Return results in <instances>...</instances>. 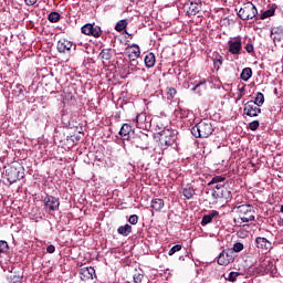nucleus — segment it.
<instances>
[{"instance_id": "obj_1", "label": "nucleus", "mask_w": 283, "mask_h": 283, "mask_svg": "<svg viewBox=\"0 0 283 283\" xmlns=\"http://www.w3.org/2000/svg\"><path fill=\"white\" fill-rule=\"evenodd\" d=\"M25 176V168L18 161L11 163V165L6 169V177L10 185L23 180Z\"/></svg>"}, {"instance_id": "obj_2", "label": "nucleus", "mask_w": 283, "mask_h": 283, "mask_svg": "<svg viewBox=\"0 0 283 283\" xmlns=\"http://www.w3.org/2000/svg\"><path fill=\"white\" fill-rule=\"evenodd\" d=\"M195 138H209L213 134V125L209 120H201L191 128Z\"/></svg>"}, {"instance_id": "obj_3", "label": "nucleus", "mask_w": 283, "mask_h": 283, "mask_svg": "<svg viewBox=\"0 0 283 283\" xmlns=\"http://www.w3.org/2000/svg\"><path fill=\"white\" fill-rule=\"evenodd\" d=\"M237 213L241 222H255V209L251 205H241L237 207Z\"/></svg>"}, {"instance_id": "obj_4", "label": "nucleus", "mask_w": 283, "mask_h": 283, "mask_svg": "<svg viewBox=\"0 0 283 283\" xmlns=\"http://www.w3.org/2000/svg\"><path fill=\"white\" fill-rule=\"evenodd\" d=\"M238 17L242 21H250V19H255V17H258V8H255L253 2H245L240 8Z\"/></svg>"}, {"instance_id": "obj_5", "label": "nucleus", "mask_w": 283, "mask_h": 283, "mask_svg": "<svg viewBox=\"0 0 283 283\" xmlns=\"http://www.w3.org/2000/svg\"><path fill=\"white\" fill-rule=\"evenodd\" d=\"M81 32L86 36H94V39H99V36H103V30L101 29V27L96 25L95 23L84 24L81 28Z\"/></svg>"}, {"instance_id": "obj_6", "label": "nucleus", "mask_w": 283, "mask_h": 283, "mask_svg": "<svg viewBox=\"0 0 283 283\" xmlns=\"http://www.w3.org/2000/svg\"><path fill=\"white\" fill-rule=\"evenodd\" d=\"M234 260L235 253H233V250L226 249L219 254L217 262L220 266H229Z\"/></svg>"}, {"instance_id": "obj_7", "label": "nucleus", "mask_w": 283, "mask_h": 283, "mask_svg": "<svg viewBox=\"0 0 283 283\" xmlns=\"http://www.w3.org/2000/svg\"><path fill=\"white\" fill-rule=\"evenodd\" d=\"M262 114V108L258 106L253 101H249L243 106V116H249L250 118H255Z\"/></svg>"}, {"instance_id": "obj_8", "label": "nucleus", "mask_w": 283, "mask_h": 283, "mask_svg": "<svg viewBox=\"0 0 283 283\" xmlns=\"http://www.w3.org/2000/svg\"><path fill=\"white\" fill-rule=\"evenodd\" d=\"M44 207L45 209H48V211H59V207H61V201L54 196H46L44 198Z\"/></svg>"}, {"instance_id": "obj_9", "label": "nucleus", "mask_w": 283, "mask_h": 283, "mask_svg": "<svg viewBox=\"0 0 283 283\" xmlns=\"http://www.w3.org/2000/svg\"><path fill=\"white\" fill-rule=\"evenodd\" d=\"M94 275H96V270H94V268H82L80 270V280H82V282L92 283Z\"/></svg>"}, {"instance_id": "obj_10", "label": "nucleus", "mask_w": 283, "mask_h": 283, "mask_svg": "<svg viewBox=\"0 0 283 283\" xmlns=\"http://www.w3.org/2000/svg\"><path fill=\"white\" fill-rule=\"evenodd\" d=\"M202 12V1L201 0H191L187 10L188 17H196Z\"/></svg>"}, {"instance_id": "obj_11", "label": "nucleus", "mask_w": 283, "mask_h": 283, "mask_svg": "<svg viewBox=\"0 0 283 283\" xmlns=\"http://www.w3.org/2000/svg\"><path fill=\"white\" fill-rule=\"evenodd\" d=\"M230 54H240L242 52V39L237 38L234 41L230 40L228 42Z\"/></svg>"}, {"instance_id": "obj_12", "label": "nucleus", "mask_w": 283, "mask_h": 283, "mask_svg": "<svg viewBox=\"0 0 283 283\" xmlns=\"http://www.w3.org/2000/svg\"><path fill=\"white\" fill-rule=\"evenodd\" d=\"M134 135V129H132V125L129 124H124L122 127H120V130H119V136L123 140V143H125V140H129Z\"/></svg>"}, {"instance_id": "obj_13", "label": "nucleus", "mask_w": 283, "mask_h": 283, "mask_svg": "<svg viewBox=\"0 0 283 283\" xmlns=\"http://www.w3.org/2000/svg\"><path fill=\"white\" fill-rule=\"evenodd\" d=\"M212 198L216 200H221L222 198L224 200H229V198H231V191H229L227 187L223 186V188H219L218 190L212 191Z\"/></svg>"}, {"instance_id": "obj_14", "label": "nucleus", "mask_w": 283, "mask_h": 283, "mask_svg": "<svg viewBox=\"0 0 283 283\" xmlns=\"http://www.w3.org/2000/svg\"><path fill=\"white\" fill-rule=\"evenodd\" d=\"M74 43L67 39H60L57 42V52L65 53L72 50Z\"/></svg>"}, {"instance_id": "obj_15", "label": "nucleus", "mask_w": 283, "mask_h": 283, "mask_svg": "<svg viewBox=\"0 0 283 283\" xmlns=\"http://www.w3.org/2000/svg\"><path fill=\"white\" fill-rule=\"evenodd\" d=\"M255 244L256 248L261 249L262 251H271V241H269L266 238L264 237H258L255 239Z\"/></svg>"}, {"instance_id": "obj_16", "label": "nucleus", "mask_w": 283, "mask_h": 283, "mask_svg": "<svg viewBox=\"0 0 283 283\" xmlns=\"http://www.w3.org/2000/svg\"><path fill=\"white\" fill-rule=\"evenodd\" d=\"M129 61H136L140 56V46L138 44H132L127 48Z\"/></svg>"}, {"instance_id": "obj_17", "label": "nucleus", "mask_w": 283, "mask_h": 283, "mask_svg": "<svg viewBox=\"0 0 283 283\" xmlns=\"http://www.w3.org/2000/svg\"><path fill=\"white\" fill-rule=\"evenodd\" d=\"M271 39H273L274 43H280L281 41H283V28H273L271 30Z\"/></svg>"}, {"instance_id": "obj_18", "label": "nucleus", "mask_w": 283, "mask_h": 283, "mask_svg": "<svg viewBox=\"0 0 283 283\" xmlns=\"http://www.w3.org/2000/svg\"><path fill=\"white\" fill-rule=\"evenodd\" d=\"M219 214L220 212H218L217 210H212L208 214H205L201 220V227H207V224H211V222H213V218H218Z\"/></svg>"}, {"instance_id": "obj_19", "label": "nucleus", "mask_w": 283, "mask_h": 283, "mask_svg": "<svg viewBox=\"0 0 283 283\" xmlns=\"http://www.w3.org/2000/svg\"><path fill=\"white\" fill-rule=\"evenodd\" d=\"M153 211H163L165 209V200L160 198L153 199L150 202Z\"/></svg>"}, {"instance_id": "obj_20", "label": "nucleus", "mask_w": 283, "mask_h": 283, "mask_svg": "<svg viewBox=\"0 0 283 283\" xmlns=\"http://www.w3.org/2000/svg\"><path fill=\"white\" fill-rule=\"evenodd\" d=\"M144 63L148 69L154 67V65H156V55L153 52L146 54L144 57Z\"/></svg>"}, {"instance_id": "obj_21", "label": "nucleus", "mask_w": 283, "mask_h": 283, "mask_svg": "<svg viewBox=\"0 0 283 283\" xmlns=\"http://www.w3.org/2000/svg\"><path fill=\"white\" fill-rule=\"evenodd\" d=\"M117 233L119 235H123L124 238H127V235H129V233H132V226H129L128 223H126L125 226H120L117 229Z\"/></svg>"}, {"instance_id": "obj_22", "label": "nucleus", "mask_w": 283, "mask_h": 283, "mask_svg": "<svg viewBox=\"0 0 283 283\" xmlns=\"http://www.w3.org/2000/svg\"><path fill=\"white\" fill-rule=\"evenodd\" d=\"M253 76V70H251V67H245L242 70L241 74H240V78L241 81H249V78H251Z\"/></svg>"}, {"instance_id": "obj_23", "label": "nucleus", "mask_w": 283, "mask_h": 283, "mask_svg": "<svg viewBox=\"0 0 283 283\" xmlns=\"http://www.w3.org/2000/svg\"><path fill=\"white\" fill-rule=\"evenodd\" d=\"M98 56L102 61H111L112 60V49H103Z\"/></svg>"}, {"instance_id": "obj_24", "label": "nucleus", "mask_w": 283, "mask_h": 283, "mask_svg": "<svg viewBox=\"0 0 283 283\" xmlns=\"http://www.w3.org/2000/svg\"><path fill=\"white\" fill-rule=\"evenodd\" d=\"M128 143H130L133 147H143V139L138 135H133V137L129 138Z\"/></svg>"}, {"instance_id": "obj_25", "label": "nucleus", "mask_w": 283, "mask_h": 283, "mask_svg": "<svg viewBox=\"0 0 283 283\" xmlns=\"http://www.w3.org/2000/svg\"><path fill=\"white\" fill-rule=\"evenodd\" d=\"M48 20L50 21V23H59V21H61V13H59L56 11H52L48 15Z\"/></svg>"}, {"instance_id": "obj_26", "label": "nucleus", "mask_w": 283, "mask_h": 283, "mask_svg": "<svg viewBox=\"0 0 283 283\" xmlns=\"http://www.w3.org/2000/svg\"><path fill=\"white\" fill-rule=\"evenodd\" d=\"M253 103H255L258 107H262L264 105V94H262L261 92H258L255 94V98Z\"/></svg>"}, {"instance_id": "obj_27", "label": "nucleus", "mask_w": 283, "mask_h": 283, "mask_svg": "<svg viewBox=\"0 0 283 283\" xmlns=\"http://www.w3.org/2000/svg\"><path fill=\"white\" fill-rule=\"evenodd\" d=\"M227 177L224 176H214L208 184L209 187H211V185H218V184H222L226 182Z\"/></svg>"}, {"instance_id": "obj_28", "label": "nucleus", "mask_w": 283, "mask_h": 283, "mask_svg": "<svg viewBox=\"0 0 283 283\" xmlns=\"http://www.w3.org/2000/svg\"><path fill=\"white\" fill-rule=\"evenodd\" d=\"M213 56V65L217 70H219V67L222 66L223 62L222 55H220L219 53H214Z\"/></svg>"}, {"instance_id": "obj_29", "label": "nucleus", "mask_w": 283, "mask_h": 283, "mask_svg": "<svg viewBox=\"0 0 283 283\" xmlns=\"http://www.w3.org/2000/svg\"><path fill=\"white\" fill-rule=\"evenodd\" d=\"M273 14H275V9L270 8L261 13L260 19L264 21V19H269L270 17H273Z\"/></svg>"}, {"instance_id": "obj_30", "label": "nucleus", "mask_w": 283, "mask_h": 283, "mask_svg": "<svg viewBox=\"0 0 283 283\" xmlns=\"http://www.w3.org/2000/svg\"><path fill=\"white\" fill-rule=\"evenodd\" d=\"M145 120H147L145 115H137L135 118L136 127H138V129H143V123H145Z\"/></svg>"}, {"instance_id": "obj_31", "label": "nucleus", "mask_w": 283, "mask_h": 283, "mask_svg": "<svg viewBox=\"0 0 283 283\" xmlns=\"http://www.w3.org/2000/svg\"><path fill=\"white\" fill-rule=\"evenodd\" d=\"M125 28H127V20H119L116 25H115V30L116 32H123V30H125Z\"/></svg>"}, {"instance_id": "obj_32", "label": "nucleus", "mask_w": 283, "mask_h": 283, "mask_svg": "<svg viewBox=\"0 0 283 283\" xmlns=\"http://www.w3.org/2000/svg\"><path fill=\"white\" fill-rule=\"evenodd\" d=\"M193 193H195V190L191 187L184 188L182 190V196H185L187 200H191V198H193Z\"/></svg>"}, {"instance_id": "obj_33", "label": "nucleus", "mask_w": 283, "mask_h": 283, "mask_svg": "<svg viewBox=\"0 0 283 283\" xmlns=\"http://www.w3.org/2000/svg\"><path fill=\"white\" fill-rule=\"evenodd\" d=\"M10 251V245L8 244V241L0 240V253H8Z\"/></svg>"}, {"instance_id": "obj_34", "label": "nucleus", "mask_w": 283, "mask_h": 283, "mask_svg": "<svg viewBox=\"0 0 283 283\" xmlns=\"http://www.w3.org/2000/svg\"><path fill=\"white\" fill-rule=\"evenodd\" d=\"M231 251H233V253H240V251H244V244L241 242H237V243H234Z\"/></svg>"}, {"instance_id": "obj_35", "label": "nucleus", "mask_w": 283, "mask_h": 283, "mask_svg": "<svg viewBox=\"0 0 283 283\" xmlns=\"http://www.w3.org/2000/svg\"><path fill=\"white\" fill-rule=\"evenodd\" d=\"M178 251H182V244H176L174 245L169 252L168 255H174L175 253H178Z\"/></svg>"}, {"instance_id": "obj_36", "label": "nucleus", "mask_w": 283, "mask_h": 283, "mask_svg": "<svg viewBox=\"0 0 283 283\" xmlns=\"http://www.w3.org/2000/svg\"><path fill=\"white\" fill-rule=\"evenodd\" d=\"M260 128V122L258 120H253L249 124V129H251V132H256V129Z\"/></svg>"}, {"instance_id": "obj_37", "label": "nucleus", "mask_w": 283, "mask_h": 283, "mask_svg": "<svg viewBox=\"0 0 283 283\" xmlns=\"http://www.w3.org/2000/svg\"><path fill=\"white\" fill-rule=\"evenodd\" d=\"M247 85H242L241 87L239 86V93H238V98L237 101L242 99V97L244 96L245 92H247Z\"/></svg>"}, {"instance_id": "obj_38", "label": "nucleus", "mask_w": 283, "mask_h": 283, "mask_svg": "<svg viewBox=\"0 0 283 283\" xmlns=\"http://www.w3.org/2000/svg\"><path fill=\"white\" fill-rule=\"evenodd\" d=\"M145 279V275L140 273H135L133 276V280L135 283H143V280Z\"/></svg>"}, {"instance_id": "obj_39", "label": "nucleus", "mask_w": 283, "mask_h": 283, "mask_svg": "<svg viewBox=\"0 0 283 283\" xmlns=\"http://www.w3.org/2000/svg\"><path fill=\"white\" fill-rule=\"evenodd\" d=\"M238 275H240V273H238V272H230L229 276H228L229 282H235V280H238Z\"/></svg>"}, {"instance_id": "obj_40", "label": "nucleus", "mask_w": 283, "mask_h": 283, "mask_svg": "<svg viewBox=\"0 0 283 283\" xmlns=\"http://www.w3.org/2000/svg\"><path fill=\"white\" fill-rule=\"evenodd\" d=\"M167 94H168V96H170V98H174V96H176V94H178V91H176L175 87H169V88H167Z\"/></svg>"}, {"instance_id": "obj_41", "label": "nucleus", "mask_w": 283, "mask_h": 283, "mask_svg": "<svg viewBox=\"0 0 283 283\" xmlns=\"http://www.w3.org/2000/svg\"><path fill=\"white\" fill-rule=\"evenodd\" d=\"M129 224H138V217L136 214H133L128 219Z\"/></svg>"}, {"instance_id": "obj_42", "label": "nucleus", "mask_w": 283, "mask_h": 283, "mask_svg": "<svg viewBox=\"0 0 283 283\" xmlns=\"http://www.w3.org/2000/svg\"><path fill=\"white\" fill-rule=\"evenodd\" d=\"M10 282L11 283H19V282H21V276L13 274V275L10 276Z\"/></svg>"}, {"instance_id": "obj_43", "label": "nucleus", "mask_w": 283, "mask_h": 283, "mask_svg": "<svg viewBox=\"0 0 283 283\" xmlns=\"http://www.w3.org/2000/svg\"><path fill=\"white\" fill-rule=\"evenodd\" d=\"M253 50H254L253 44L248 43V44L245 45V52H248V54L253 53Z\"/></svg>"}, {"instance_id": "obj_44", "label": "nucleus", "mask_w": 283, "mask_h": 283, "mask_svg": "<svg viewBox=\"0 0 283 283\" xmlns=\"http://www.w3.org/2000/svg\"><path fill=\"white\" fill-rule=\"evenodd\" d=\"M200 85H207V81L203 80V81L199 82V83L192 88V92H196V90H198V87H200Z\"/></svg>"}, {"instance_id": "obj_45", "label": "nucleus", "mask_w": 283, "mask_h": 283, "mask_svg": "<svg viewBox=\"0 0 283 283\" xmlns=\"http://www.w3.org/2000/svg\"><path fill=\"white\" fill-rule=\"evenodd\" d=\"M39 0H24L25 6H35Z\"/></svg>"}, {"instance_id": "obj_46", "label": "nucleus", "mask_w": 283, "mask_h": 283, "mask_svg": "<svg viewBox=\"0 0 283 283\" xmlns=\"http://www.w3.org/2000/svg\"><path fill=\"white\" fill-rule=\"evenodd\" d=\"M54 251H56V248L52 244L46 248V253H54Z\"/></svg>"}, {"instance_id": "obj_47", "label": "nucleus", "mask_w": 283, "mask_h": 283, "mask_svg": "<svg viewBox=\"0 0 283 283\" xmlns=\"http://www.w3.org/2000/svg\"><path fill=\"white\" fill-rule=\"evenodd\" d=\"M130 65H133V69L138 67V59H135V61H130Z\"/></svg>"}, {"instance_id": "obj_48", "label": "nucleus", "mask_w": 283, "mask_h": 283, "mask_svg": "<svg viewBox=\"0 0 283 283\" xmlns=\"http://www.w3.org/2000/svg\"><path fill=\"white\" fill-rule=\"evenodd\" d=\"M223 187H224V181L221 182V184H217V185L214 186V190L221 189V188H223Z\"/></svg>"}, {"instance_id": "obj_49", "label": "nucleus", "mask_w": 283, "mask_h": 283, "mask_svg": "<svg viewBox=\"0 0 283 283\" xmlns=\"http://www.w3.org/2000/svg\"><path fill=\"white\" fill-rule=\"evenodd\" d=\"M128 70H130L132 72H134V70H136V69H134V65H132V63H129Z\"/></svg>"}, {"instance_id": "obj_50", "label": "nucleus", "mask_w": 283, "mask_h": 283, "mask_svg": "<svg viewBox=\"0 0 283 283\" xmlns=\"http://www.w3.org/2000/svg\"><path fill=\"white\" fill-rule=\"evenodd\" d=\"M281 213H283V205L281 206Z\"/></svg>"}, {"instance_id": "obj_51", "label": "nucleus", "mask_w": 283, "mask_h": 283, "mask_svg": "<svg viewBox=\"0 0 283 283\" xmlns=\"http://www.w3.org/2000/svg\"><path fill=\"white\" fill-rule=\"evenodd\" d=\"M281 226L283 227V218H281Z\"/></svg>"}]
</instances>
